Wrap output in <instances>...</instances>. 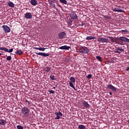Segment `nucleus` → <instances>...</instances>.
<instances>
[{
	"label": "nucleus",
	"instance_id": "nucleus-1",
	"mask_svg": "<svg viewBox=\"0 0 129 129\" xmlns=\"http://www.w3.org/2000/svg\"><path fill=\"white\" fill-rule=\"evenodd\" d=\"M21 113L25 118H28L30 115V109L24 106L21 108Z\"/></svg>",
	"mask_w": 129,
	"mask_h": 129
},
{
	"label": "nucleus",
	"instance_id": "nucleus-2",
	"mask_svg": "<svg viewBox=\"0 0 129 129\" xmlns=\"http://www.w3.org/2000/svg\"><path fill=\"white\" fill-rule=\"evenodd\" d=\"M79 52L81 54H88L89 49L86 46H81L79 49Z\"/></svg>",
	"mask_w": 129,
	"mask_h": 129
},
{
	"label": "nucleus",
	"instance_id": "nucleus-3",
	"mask_svg": "<svg viewBox=\"0 0 129 129\" xmlns=\"http://www.w3.org/2000/svg\"><path fill=\"white\" fill-rule=\"evenodd\" d=\"M97 41L100 43H107L108 39L104 37H100L97 38Z\"/></svg>",
	"mask_w": 129,
	"mask_h": 129
},
{
	"label": "nucleus",
	"instance_id": "nucleus-4",
	"mask_svg": "<svg viewBox=\"0 0 129 129\" xmlns=\"http://www.w3.org/2000/svg\"><path fill=\"white\" fill-rule=\"evenodd\" d=\"M55 114L56 115V117L54 118L55 119H60V118L63 116V114H62V112H60V111L58 112H55Z\"/></svg>",
	"mask_w": 129,
	"mask_h": 129
},
{
	"label": "nucleus",
	"instance_id": "nucleus-5",
	"mask_svg": "<svg viewBox=\"0 0 129 129\" xmlns=\"http://www.w3.org/2000/svg\"><path fill=\"white\" fill-rule=\"evenodd\" d=\"M2 28L4 29L5 31V33H10L11 32V28H10V27L7 26V25H3L2 26Z\"/></svg>",
	"mask_w": 129,
	"mask_h": 129
},
{
	"label": "nucleus",
	"instance_id": "nucleus-6",
	"mask_svg": "<svg viewBox=\"0 0 129 129\" xmlns=\"http://www.w3.org/2000/svg\"><path fill=\"white\" fill-rule=\"evenodd\" d=\"M107 88H108V89H110L111 90H112V91H113L114 92H116V88H115L111 84L107 85Z\"/></svg>",
	"mask_w": 129,
	"mask_h": 129
},
{
	"label": "nucleus",
	"instance_id": "nucleus-7",
	"mask_svg": "<svg viewBox=\"0 0 129 129\" xmlns=\"http://www.w3.org/2000/svg\"><path fill=\"white\" fill-rule=\"evenodd\" d=\"M35 54L39 56H42V57H48V56H50V54L45 52H35Z\"/></svg>",
	"mask_w": 129,
	"mask_h": 129
},
{
	"label": "nucleus",
	"instance_id": "nucleus-8",
	"mask_svg": "<svg viewBox=\"0 0 129 129\" xmlns=\"http://www.w3.org/2000/svg\"><path fill=\"white\" fill-rule=\"evenodd\" d=\"M58 37L59 39H64L66 37V33L65 32H61L59 33Z\"/></svg>",
	"mask_w": 129,
	"mask_h": 129
},
{
	"label": "nucleus",
	"instance_id": "nucleus-9",
	"mask_svg": "<svg viewBox=\"0 0 129 129\" xmlns=\"http://www.w3.org/2000/svg\"><path fill=\"white\" fill-rule=\"evenodd\" d=\"M70 16L71 19H72L73 20H76V19H77V15L75 13L73 12L71 13Z\"/></svg>",
	"mask_w": 129,
	"mask_h": 129
},
{
	"label": "nucleus",
	"instance_id": "nucleus-10",
	"mask_svg": "<svg viewBox=\"0 0 129 129\" xmlns=\"http://www.w3.org/2000/svg\"><path fill=\"white\" fill-rule=\"evenodd\" d=\"M32 13L30 12L26 13L24 15V17L26 18V19H32Z\"/></svg>",
	"mask_w": 129,
	"mask_h": 129
},
{
	"label": "nucleus",
	"instance_id": "nucleus-11",
	"mask_svg": "<svg viewBox=\"0 0 129 129\" xmlns=\"http://www.w3.org/2000/svg\"><path fill=\"white\" fill-rule=\"evenodd\" d=\"M112 10L113 12H118V13H123L124 12L122 9H120L118 7L114 8Z\"/></svg>",
	"mask_w": 129,
	"mask_h": 129
},
{
	"label": "nucleus",
	"instance_id": "nucleus-12",
	"mask_svg": "<svg viewBox=\"0 0 129 129\" xmlns=\"http://www.w3.org/2000/svg\"><path fill=\"white\" fill-rule=\"evenodd\" d=\"M58 49H60V50H69V49H71V47L69 46L64 45L59 47Z\"/></svg>",
	"mask_w": 129,
	"mask_h": 129
},
{
	"label": "nucleus",
	"instance_id": "nucleus-13",
	"mask_svg": "<svg viewBox=\"0 0 129 129\" xmlns=\"http://www.w3.org/2000/svg\"><path fill=\"white\" fill-rule=\"evenodd\" d=\"M83 105L87 108H89L90 107V105L85 101H83Z\"/></svg>",
	"mask_w": 129,
	"mask_h": 129
},
{
	"label": "nucleus",
	"instance_id": "nucleus-14",
	"mask_svg": "<svg viewBox=\"0 0 129 129\" xmlns=\"http://www.w3.org/2000/svg\"><path fill=\"white\" fill-rule=\"evenodd\" d=\"M30 4L32 6H37L38 5V1L37 0H31Z\"/></svg>",
	"mask_w": 129,
	"mask_h": 129
},
{
	"label": "nucleus",
	"instance_id": "nucleus-15",
	"mask_svg": "<svg viewBox=\"0 0 129 129\" xmlns=\"http://www.w3.org/2000/svg\"><path fill=\"white\" fill-rule=\"evenodd\" d=\"M7 124V121L3 119H0V125H6Z\"/></svg>",
	"mask_w": 129,
	"mask_h": 129
},
{
	"label": "nucleus",
	"instance_id": "nucleus-16",
	"mask_svg": "<svg viewBox=\"0 0 129 129\" xmlns=\"http://www.w3.org/2000/svg\"><path fill=\"white\" fill-rule=\"evenodd\" d=\"M8 5L10 8H15V4L12 2H8Z\"/></svg>",
	"mask_w": 129,
	"mask_h": 129
},
{
	"label": "nucleus",
	"instance_id": "nucleus-17",
	"mask_svg": "<svg viewBox=\"0 0 129 129\" xmlns=\"http://www.w3.org/2000/svg\"><path fill=\"white\" fill-rule=\"evenodd\" d=\"M69 84H70V87H72V88H73V89L74 90H75V91H77V90H76V89H75V87L74 86V85H73V83L70 81L69 82Z\"/></svg>",
	"mask_w": 129,
	"mask_h": 129
},
{
	"label": "nucleus",
	"instance_id": "nucleus-18",
	"mask_svg": "<svg viewBox=\"0 0 129 129\" xmlns=\"http://www.w3.org/2000/svg\"><path fill=\"white\" fill-rule=\"evenodd\" d=\"M23 50L20 49V50H18L16 51V54H17V55H22V54H23Z\"/></svg>",
	"mask_w": 129,
	"mask_h": 129
},
{
	"label": "nucleus",
	"instance_id": "nucleus-19",
	"mask_svg": "<svg viewBox=\"0 0 129 129\" xmlns=\"http://www.w3.org/2000/svg\"><path fill=\"white\" fill-rule=\"evenodd\" d=\"M94 39H96V37H93V36H87L86 38V40H94Z\"/></svg>",
	"mask_w": 129,
	"mask_h": 129
},
{
	"label": "nucleus",
	"instance_id": "nucleus-20",
	"mask_svg": "<svg viewBox=\"0 0 129 129\" xmlns=\"http://www.w3.org/2000/svg\"><path fill=\"white\" fill-rule=\"evenodd\" d=\"M0 50H1L2 51H4L5 52H8L9 51V48H7L6 47H0Z\"/></svg>",
	"mask_w": 129,
	"mask_h": 129
},
{
	"label": "nucleus",
	"instance_id": "nucleus-21",
	"mask_svg": "<svg viewBox=\"0 0 129 129\" xmlns=\"http://www.w3.org/2000/svg\"><path fill=\"white\" fill-rule=\"evenodd\" d=\"M109 39L111 40V42L112 43H114L115 42V39L112 37V36H108Z\"/></svg>",
	"mask_w": 129,
	"mask_h": 129
},
{
	"label": "nucleus",
	"instance_id": "nucleus-22",
	"mask_svg": "<svg viewBox=\"0 0 129 129\" xmlns=\"http://www.w3.org/2000/svg\"><path fill=\"white\" fill-rule=\"evenodd\" d=\"M49 4L51 8H55V7H56V5H55L54 2H50Z\"/></svg>",
	"mask_w": 129,
	"mask_h": 129
},
{
	"label": "nucleus",
	"instance_id": "nucleus-23",
	"mask_svg": "<svg viewBox=\"0 0 129 129\" xmlns=\"http://www.w3.org/2000/svg\"><path fill=\"white\" fill-rule=\"evenodd\" d=\"M71 82L73 83H75V81H76V80H75V78L73 77H72L70 78Z\"/></svg>",
	"mask_w": 129,
	"mask_h": 129
},
{
	"label": "nucleus",
	"instance_id": "nucleus-24",
	"mask_svg": "<svg viewBox=\"0 0 129 129\" xmlns=\"http://www.w3.org/2000/svg\"><path fill=\"white\" fill-rule=\"evenodd\" d=\"M61 4H63V5H67V1L66 0H59Z\"/></svg>",
	"mask_w": 129,
	"mask_h": 129
},
{
	"label": "nucleus",
	"instance_id": "nucleus-25",
	"mask_svg": "<svg viewBox=\"0 0 129 129\" xmlns=\"http://www.w3.org/2000/svg\"><path fill=\"white\" fill-rule=\"evenodd\" d=\"M50 78L51 80H56V77H55V76H54L53 75H51L50 76Z\"/></svg>",
	"mask_w": 129,
	"mask_h": 129
},
{
	"label": "nucleus",
	"instance_id": "nucleus-26",
	"mask_svg": "<svg viewBox=\"0 0 129 129\" xmlns=\"http://www.w3.org/2000/svg\"><path fill=\"white\" fill-rule=\"evenodd\" d=\"M50 69H51L49 67H45V68H44V71H45V72H49V71H50Z\"/></svg>",
	"mask_w": 129,
	"mask_h": 129
},
{
	"label": "nucleus",
	"instance_id": "nucleus-27",
	"mask_svg": "<svg viewBox=\"0 0 129 129\" xmlns=\"http://www.w3.org/2000/svg\"><path fill=\"white\" fill-rule=\"evenodd\" d=\"M78 127L79 129H85V126L82 124L79 125Z\"/></svg>",
	"mask_w": 129,
	"mask_h": 129
},
{
	"label": "nucleus",
	"instance_id": "nucleus-28",
	"mask_svg": "<svg viewBox=\"0 0 129 129\" xmlns=\"http://www.w3.org/2000/svg\"><path fill=\"white\" fill-rule=\"evenodd\" d=\"M96 58L98 61H100V62H101L102 61V59H101V57L100 56H97Z\"/></svg>",
	"mask_w": 129,
	"mask_h": 129
},
{
	"label": "nucleus",
	"instance_id": "nucleus-29",
	"mask_svg": "<svg viewBox=\"0 0 129 129\" xmlns=\"http://www.w3.org/2000/svg\"><path fill=\"white\" fill-rule=\"evenodd\" d=\"M25 102H26V105L27 106H30V101L29 100L25 99Z\"/></svg>",
	"mask_w": 129,
	"mask_h": 129
},
{
	"label": "nucleus",
	"instance_id": "nucleus-30",
	"mask_svg": "<svg viewBox=\"0 0 129 129\" xmlns=\"http://www.w3.org/2000/svg\"><path fill=\"white\" fill-rule=\"evenodd\" d=\"M116 50H118V51H121L122 52H123L124 50L122 49V48L121 47H117L116 48Z\"/></svg>",
	"mask_w": 129,
	"mask_h": 129
},
{
	"label": "nucleus",
	"instance_id": "nucleus-31",
	"mask_svg": "<svg viewBox=\"0 0 129 129\" xmlns=\"http://www.w3.org/2000/svg\"><path fill=\"white\" fill-rule=\"evenodd\" d=\"M46 49H48V48L39 47V51H42L43 52H44V51H45Z\"/></svg>",
	"mask_w": 129,
	"mask_h": 129
},
{
	"label": "nucleus",
	"instance_id": "nucleus-32",
	"mask_svg": "<svg viewBox=\"0 0 129 129\" xmlns=\"http://www.w3.org/2000/svg\"><path fill=\"white\" fill-rule=\"evenodd\" d=\"M7 60L8 61H11V60H12V56H8L6 58Z\"/></svg>",
	"mask_w": 129,
	"mask_h": 129
},
{
	"label": "nucleus",
	"instance_id": "nucleus-33",
	"mask_svg": "<svg viewBox=\"0 0 129 129\" xmlns=\"http://www.w3.org/2000/svg\"><path fill=\"white\" fill-rule=\"evenodd\" d=\"M18 129H24V127L21 125H18L17 126Z\"/></svg>",
	"mask_w": 129,
	"mask_h": 129
},
{
	"label": "nucleus",
	"instance_id": "nucleus-34",
	"mask_svg": "<svg viewBox=\"0 0 129 129\" xmlns=\"http://www.w3.org/2000/svg\"><path fill=\"white\" fill-rule=\"evenodd\" d=\"M64 61L67 63L70 61V58L67 57L64 59Z\"/></svg>",
	"mask_w": 129,
	"mask_h": 129
},
{
	"label": "nucleus",
	"instance_id": "nucleus-35",
	"mask_svg": "<svg viewBox=\"0 0 129 129\" xmlns=\"http://www.w3.org/2000/svg\"><path fill=\"white\" fill-rule=\"evenodd\" d=\"M121 33H123V32H124V33H128V30H126V29L122 30H121Z\"/></svg>",
	"mask_w": 129,
	"mask_h": 129
},
{
	"label": "nucleus",
	"instance_id": "nucleus-36",
	"mask_svg": "<svg viewBox=\"0 0 129 129\" xmlns=\"http://www.w3.org/2000/svg\"><path fill=\"white\" fill-rule=\"evenodd\" d=\"M91 77H92V75H91V74H89L87 76V78H88V79H90L91 78Z\"/></svg>",
	"mask_w": 129,
	"mask_h": 129
},
{
	"label": "nucleus",
	"instance_id": "nucleus-37",
	"mask_svg": "<svg viewBox=\"0 0 129 129\" xmlns=\"http://www.w3.org/2000/svg\"><path fill=\"white\" fill-rule=\"evenodd\" d=\"M14 51V48H11L9 50L8 49V53H12Z\"/></svg>",
	"mask_w": 129,
	"mask_h": 129
},
{
	"label": "nucleus",
	"instance_id": "nucleus-38",
	"mask_svg": "<svg viewBox=\"0 0 129 129\" xmlns=\"http://www.w3.org/2000/svg\"><path fill=\"white\" fill-rule=\"evenodd\" d=\"M68 26H71V25H72V21L70 20L68 21Z\"/></svg>",
	"mask_w": 129,
	"mask_h": 129
},
{
	"label": "nucleus",
	"instance_id": "nucleus-39",
	"mask_svg": "<svg viewBox=\"0 0 129 129\" xmlns=\"http://www.w3.org/2000/svg\"><path fill=\"white\" fill-rule=\"evenodd\" d=\"M48 92H49V93H51L52 94H54V93H55V92L53 90L48 91Z\"/></svg>",
	"mask_w": 129,
	"mask_h": 129
},
{
	"label": "nucleus",
	"instance_id": "nucleus-40",
	"mask_svg": "<svg viewBox=\"0 0 129 129\" xmlns=\"http://www.w3.org/2000/svg\"><path fill=\"white\" fill-rule=\"evenodd\" d=\"M114 53H117L118 54H120V52L118 51V50H115Z\"/></svg>",
	"mask_w": 129,
	"mask_h": 129
},
{
	"label": "nucleus",
	"instance_id": "nucleus-41",
	"mask_svg": "<svg viewBox=\"0 0 129 129\" xmlns=\"http://www.w3.org/2000/svg\"><path fill=\"white\" fill-rule=\"evenodd\" d=\"M34 49H35V50H40V47H34Z\"/></svg>",
	"mask_w": 129,
	"mask_h": 129
},
{
	"label": "nucleus",
	"instance_id": "nucleus-42",
	"mask_svg": "<svg viewBox=\"0 0 129 129\" xmlns=\"http://www.w3.org/2000/svg\"><path fill=\"white\" fill-rule=\"evenodd\" d=\"M126 71H129V67H127L126 69H125Z\"/></svg>",
	"mask_w": 129,
	"mask_h": 129
},
{
	"label": "nucleus",
	"instance_id": "nucleus-43",
	"mask_svg": "<svg viewBox=\"0 0 129 129\" xmlns=\"http://www.w3.org/2000/svg\"><path fill=\"white\" fill-rule=\"evenodd\" d=\"M79 26H81L82 27H83V26H84V23H82Z\"/></svg>",
	"mask_w": 129,
	"mask_h": 129
},
{
	"label": "nucleus",
	"instance_id": "nucleus-44",
	"mask_svg": "<svg viewBox=\"0 0 129 129\" xmlns=\"http://www.w3.org/2000/svg\"><path fill=\"white\" fill-rule=\"evenodd\" d=\"M58 8H62V6H61V5H58Z\"/></svg>",
	"mask_w": 129,
	"mask_h": 129
},
{
	"label": "nucleus",
	"instance_id": "nucleus-45",
	"mask_svg": "<svg viewBox=\"0 0 129 129\" xmlns=\"http://www.w3.org/2000/svg\"><path fill=\"white\" fill-rule=\"evenodd\" d=\"M52 89H56V87H53Z\"/></svg>",
	"mask_w": 129,
	"mask_h": 129
},
{
	"label": "nucleus",
	"instance_id": "nucleus-46",
	"mask_svg": "<svg viewBox=\"0 0 129 129\" xmlns=\"http://www.w3.org/2000/svg\"><path fill=\"white\" fill-rule=\"evenodd\" d=\"M109 94H110V95H112V93L109 92Z\"/></svg>",
	"mask_w": 129,
	"mask_h": 129
},
{
	"label": "nucleus",
	"instance_id": "nucleus-47",
	"mask_svg": "<svg viewBox=\"0 0 129 129\" xmlns=\"http://www.w3.org/2000/svg\"><path fill=\"white\" fill-rule=\"evenodd\" d=\"M1 55H3V53H0V56H1Z\"/></svg>",
	"mask_w": 129,
	"mask_h": 129
},
{
	"label": "nucleus",
	"instance_id": "nucleus-48",
	"mask_svg": "<svg viewBox=\"0 0 129 129\" xmlns=\"http://www.w3.org/2000/svg\"><path fill=\"white\" fill-rule=\"evenodd\" d=\"M128 123L129 124V120L127 121Z\"/></svg>",
	"mask_w": 129,
	"mask_h": 129
}]
</instances>
